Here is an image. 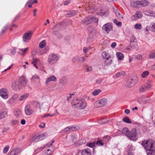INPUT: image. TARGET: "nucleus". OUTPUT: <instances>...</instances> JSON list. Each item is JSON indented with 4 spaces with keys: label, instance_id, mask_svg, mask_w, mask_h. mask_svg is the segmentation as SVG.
<instances>
[{
    "label": "nucleus",
    "instance_id": "obj_38",
    "mask_svg": "<svg viewBox=\"0 0 155 155\" xmlns=\"http://www.w3.org/2000/svg\"><path fill=\"white\" fill-rule=\"evenodd\" d=\"M150 30L152 32H155V23L152 22L150 24Z\"/></svg>",
    "mask_w": 155,
    "mask_h": 155
},
{
    "label": "nucleus",
    "instance_id": "obj_16",
    "mask_svg": "<svg viewBox=\"0 0 155 155\" xmlns=\"http://www.w3.org/2000/svg\"><path fill=\"white\" fill-rule=\"evenodd\" d=\"M21 151V150L19 148H15L9 152L7 155H17Z\"/></svg>",
    "mask_w": 155,
    "mask_h": 155
},
{
    "label": "nucleus",
    "instance_id": "obj_4",
    "mask_svg": "<svg viewBox=\"0 0 155 155\" xmlns=\"http://www.w3.org/2000/svg\"><path fill=\"white\" fill-rule=\"evenodd\" d=\"M98 21V19L95 17L92 16H88L82 20L81 22V23L82 25H87L92 22L97 23Z\"/></svg>",
    "mask_w": 155,
    "mask_h": 155
},
{
    "label": "nucleus",
    "instance_id": "obj_42",
    "mask_svg": "<svg viewBox=\"0 0 155 155\" xmlns=\"http://www.w3.org/2000/svg\"><path fill=\"white\" fill-rule=\"evenodd\" d=\"M123 120L127 123H131V122L128 117H126L124 118L123 119Z\"/></svg>",
    "mask_w": 155,
    "mask_h": 155
},
{
    "label": "nucleus",
    "instance_id": "obj_64",
    "mask_svg": "<svg viewBox=\"0 0 155 155\" xmlns=\"http://www.w3.org/2000/svg\"><path fill=\"white\" fill-rule=\"evenodd\" d=\"M71 2V1L70 0H68L65 1L63 2V4L64 5H67L69 4Z\"/></svg>",
    "mask_w": 155,
    "mask_h": 155
},
{
    "label": "nucleus",
    "instance_id": "obj_30",
    "mask_svg": "<svg viewBox=\"0 0 155 155\" xmlns=\"http://www.w3.org/2000/svg\"><path fill=\"white\" fill-rule=\"evenodd\" d=\"M32 64L35 67L37 68L38 69V68L37 66L36 65V64L37 63H40V61L38 59H36L35 58H33V61H32Z\"/></svg>",
    "mask_w": 155,
    "mask_h": 155
},
{
    "label": "nucleus",
    "instance_id": "obj_51",
    "mask_svg": "<svg viewBox=\"0 0 155 155\" xmlns=\"http://www.w3.org/2000/svg\"><path fill=\"white\" fill-rule=\"evenodd\" d=\"M125 74L124 72H119L116 74V76L118 78L120 77L121 75L124 76Z\"/></svg>",
    "mask_w": 155,
    "mask_h": 155
},
{
    "label": "nucleus",
    "instance_id": "obj_20",
    "mask_svg": "<svg viewBox=\"0 0 155 155\" xmlns=\"http://www.w3.org/2000/svg\"><path fill=\"white\" fill-rule=\"evenodd\" d=\"M28 48L19 49L18 53L22 56H24L28 51Z\"/></svg>",
    "mask_w": 155,
    "mask_h": 155
},
{
    "label": "nucleus",
    "instance_id": "obj_18",
    "mask_svg": "<svg viewBox=\"0 0 155 155\" xmlns=\"http://www.w3.org/2000/svg\"><path fill=\"white\" fill-rule=\"evenodd\" d=\"M18 97V95L17 94H15L12 95V97L8 101V103L12 104L14 103V101L16 100Z\"/></svg>",
    "mask_w": 155,
    "mask_h": 155
},
{
    "label": "nucleus",
    "instance_id": "obj_31",
    "mask_svg": "<svg viewBox=\"0 0 155 155\" xmlns=\"http://www.w3.org/2000/svg\"><path fill=\"white\" fill-rule=\"evenodd\" d=\"M29 141L31 143L36 142L38 141L37 137L35 136H32L29 139Z\"/></svg>",
    "mask_w": 155,
    "mask_h": 155
},
{
    "label": "nucleus",
    "instance_id": "obj_23",
    "mask_svg": "<svg viewBox=\"0 0 155 155\" xmlns=\"http://www.w3.org/2000/svg\"><path fill=\"white\" fill-rule=\"evenodd\" d=\"M81 154V155H91V150L87 148L82 150Z\"/></svg>",
    "mask_w": 155,
    "mask_h": 155
},
{
    "label": "nucleus",
    "instance_id": "obj_25",
    "mask_svg": "<svg viewBox=\"0 0 155 155\" xmlns=\"http://www.w3.org/2000/svg\"><path fill=\"white\" fill-rule=\"evenodd\" d=\"M115 13L117 17L119 19L123 18V14L120 10H116L115 12Z\"/></svg>",
    "mask_w": 155,
    "mask_h": 155
},
{
    "label": "nucleus",
    "instance_id": "obj_63",
    "mask_svg": "<svg viewBox=\"0 0 155 155\" xmlns=\"http://www.w3.org/2000/svg\"><path fill=\"white\" fill-rule=\"evenodd\" d=\"M142 58V56L141 54H138L135 56V59L137 60H140Z\"/></svg>",
    "mask_w": 155,
    "mask_h": 155
},
{
    "label": "nucleus",
    "instance_id": "obj_15",
    "mask_svg": "<svg viewBox=\"0 0 155 155\" xmlns=\"http://www.w3.org/2000/svg\"><path fill=\"white\" fill-rule=\"evenodd\" d=\"M142 16V14L140 11H137L135 13V15H133L131 18L133 20H136L139 18H141Z\"/></svg>",
    "mask_w": 155,
    "mask_h": 155
},
{
    "label": "nucleus",
    "instance_id": "obj_22",
    "mask_svg": "<svg viewBox=\"0 0 155 155\" xmlns=\"http://www.w3.org/2000/svg\"><path fill=\"white\" fill-rule=\"evenodd\" d=\"M57 80V78L54 76L51 75L47 78L45 84L48 85L49 84L50 81H56Z\"/></svg>",
    "mask_w": 155,
    "mask_h": 155
},
{
    "label": "nucleus",
    "instance_id": "obj_45",
    "mask_svg": "<svg viewBox=\"0 0 155 155\" xmlns=\"http://www.w3.org/2000/svg\"><path fill=\"white\" fill-rule=\"evenodd\" d=\"M112 61L110 59V58L108 59H106L105 63L106 64L108 65H110L112 63Z\"/></svg>",
    "mask_w": 155,
    "mask_h": 155
},
{
    "label": "nucleus",
    "instance_id": "obj_55",
    "mask_svg": "<svg viewBox=\"0 0 155 155\" xmlns=\"http://www.w3.org/2000/svg\"><path fill=\"white\" fill-rule=\"evenodd\" d=\"M79 57L78 56H75L72 59V61L74 62L75 63L78 61Z\"/></svg>",
    "mask_w": 155,
    "mask_h": 155
},
{
    "label": "nucleus",
    "instance_id": "obj_49",
    "mask_svg": "<svg viewBox=\"0 0 155 155\" xmlns=\"http://www.w3.org/2000/svg\"><path fill=\"white\" fill-rule=\"evenodd\" d=\"M21 111L20 110H16L15 112V115L16 117H18L21 114Z\"/></svg>",
    "mask_w": 155,
    "mask_h": 155
},
{
    "label": "nucleus",
    "instance_id": "obj_39",
    "mask_svg": "<svg viewBox=\"0 0 155 155\" xmlns=\"http://www.w3.org/2000/svg\"><path fill=\"white\" fill-rule=\"evenodd\" d=\"M76 14L74 10H71L69 12L67 16L70 17L71 16H73L74 15Z\"/></svg>",
    "mask_w": 155,
    "mask_h": 155
},
{
    "label": "nucleus",
    "instance_id": "obj_36",
    "mask_svg": "<svg viewBox=\"0 0 155 155\" xmlns=\"http://www.w3.org/2000/svg\"><path fill=\"white\" fill-rule=\"evenodd\" d=\"M86 145L88 147L91 148H93L95 147V141L93 143H86Z\"/></svg>",
    "mask_w": 155,
    "mask_h": 155
},
{
    "label": "nucleus",
    "instance_id": "obj_5",
    "mask_svg": "<svg viewBox=\"0 0 155 155\" xmlns=\"http://www.w3.org/2000/svg\"><path fill=\"white\" fill-rule=\"evenodd\" d=\"M59 58V57L56 54H50L48 56V65L51 66L54 64Z\"/></svg>",
    "mask_w": 155,
    "mask_h": 155
},
{
    "label": "nucleus",
    "instance_id": "obj_59",
    "mask_svg": "<svg viewBox=\"0 0 155 155\" xmlns=\"http://www.w3.org/2000/svg\"><path fill=\"white\" fill-rule=\"evenodd\" d=\"M85 58L84 57H81L79 58L78 61L81 63L83 62L85 60Z\"/></svg>",
    "mask_w": 155,
    "mask_h": 155
},
{
    "label": "nucleus",
    "instance_id": "obj_53",
    "mask_svg": "<svg viewBox=\"0 0 155 155\" xmlns=\"http://www.w3.org/2000/svg\"><path fill=\"white\" fill-rule=\"evenodd\" d=\"M53 34L57 36L58 38H61V35L57 31H54L53 32Z\"/></svg>",
    "mask_w": 155,
    "mask_h": 155
},
{
    "label": "nucleus",
    "instance_id": "obj_26",
    "mask_svg": "<svg viewBox=\"0 0 155 155\" xmlns=\"http://www.w3.org/2000/svg\"><path fill=\"white\" fill-rule=\"evenodd\" d=\"M99 12H97L98 15L101 16L104 15L105 16H107L108 14V12L106 10H99Z\"/></svg>",
    "mask_w": 155,
    "mask_h": 155
},
{
    "label": "nucleus",
    "instance_id": "obj_24",
    "mask_svg": "<svg viewBox=\"0 0 155 155\" xmlns=\"http://www.w3.org/2000/svg\"><path fill=\"white\" fill-rule=\"evenodd\" d=\"M140 2V8L147 6L149 4V2L147 0H143Z\"/></svg>",
    "mask_w": 155,
    "mask_h": 155
},
{
    "label": "nucleus",
    "instance_id": "obj_60",
    "mask_svg": "<svg viewBox=\"0 0 155 155\" xmlns=\"http://www.w3.org/2000/svg\"><path fill=\"white\" fill-rule=\"evenodd\" d=\"M91 49L90 47H88V48H86V47H84L83 49V51H84V54H85L90 49Z\"/></svg>",
    "mask_w": 155,
    "mask_h": 155
},
{
    "label": "nucleus",
    "instance_id": "obj_40",
    "mask_svg": "<svg viewBox=\"0 0 155 155\" xmlns=\"http://www.w3.org/2000/svg\"><path fill=\"white\" fill-rule=\"evenodd\" d=\"M101 92L100 89H97L94 90L92 92V94L94 96H96L99 94Z\"/></svg>",
    "mask_w": 155,
    "mask_h": 155
},
{
    "label": "nucleus",
    "instance_id": "obj_29",
    "mask_svg": "<svg viewBox=\"0 0 155 155\" xmlns=\"http://www.w3.org/2000/svg\"><path fill=\"white\" fill-rule=\"evenodd\" d=\"M102 56L103 58L105 59H108L110 58V56L108 53H107L106 52L104 51L102 53Z\"/></svg>",
    "mask_w": 155,
    "mask_h": 155
},
{
    "label": "nucleus",
    "instance_id": "obj_13",
    "mask_svg": "<svg viewBox=\"0 0 155 155\" xmlns=\"http://www.w3.org/2000/svg\"><path fill=\"white\" fill-rule=\"evenodd\" d=\"M54 141L53 140L51 141V142L48 143L47 144H45L43 146L38 148L36 150L37 152H39L41 150L44 149L45 147H46L47 148H50L51 147L52 143H54Z\"/></svg>",
    "mask_w": 155,
    "mask_h": 155
},
{
    "label": "nucleus",
    "instance_id": "obj_1",
    "mask_svg": "<svg viewBox=\"0 0 155 155\" xmlns=\"http://www.w3.org/2000/svg\"><path fill=\"white\" fill-rule=\"evenodd\" d=\"M142 144L146 152L147 155H154V153L155 151V142L153 140H148L145 142H143Z\"/></svg>",
    "mask_w": 155,
    "mask_h": 155
},
{
    "label": "nucleus",
    "instance_id": "obj_44",
    "mask_svg": "<svg viewBox=\"0 0 155 155\" xmlns=\"http://www.w3.org/2000/svg\"><path fill=\"white\" fill-rule=\"evenodd\" d=\"M134 27L136 29L140 30L142 28V26L140 24L137 23L135 25Z\"/></svg>",
    "mask_w": 155,
    "mask_h": 155
},
{
    "label": "nucleus",
    "instance_id": "obj_21",
    "mask_svg": "<svg viewBox=\"0 0 155 155\" xmlns=\"http://www.w3.org/2000/svg\"><path fill=\"white\" fill-rule=\"evenodd\" d=\"M143 13L146 15L155 17V12L152 10H144Z\"/></svg>",
    "mask_w": 155,
    "mask_h": 155
},
{
    "label": "nucleus",
    "instance_id": "obj_9",
    "mask_svg": "<svg viewBox=\"0 0 155 155\" xmlns=\"http://www.w3.org/2000/svg\"><path fill=\"white\" fill-rule=\"evenodd\" d=\"M107 102V100L106 98H102L98 101L96 102L94 104V106L97 107H101L105 105Z\"/></svg>",
    "mask_w": 155,
    "mask_h": 155
},
{
    "label": "nucleus",
    "instance_id": "obj_7",
    "mask_svg": "<svg viewBox=\"0 0 155 155\" xmlns=\"http://www.w3.org/2000/svg\"><path fill=\"white\" fill-rule=\"evenodd\" d=\"M113 27L112 23L111 22H108L105 24L103 26L102 29L103 31L108 34L110 31L112 30Z\"/></svg>",
    "mask_w": 155,
    "mask_h": 155
},
{
    "label": "nucleus",
    "instance_id": "obj_12",
    "mask_svg": "<svg viewBox=\"0 0 155 155\" xmlns=\"http://www.w3.org/2000/svg\"><path fill=\"white\" fill-rule=\"evenodd\" d=\"M88 29L90 32V36H93V38H95L96 36H97L98 34V32L96 29L92 28L91 27L89 26Z\"/></svg>",
    "mask_w": 155,
    "mask_h": 155
},
{
    "label": "nucleus",
    "instance_id": "obj_58",
    "mask_svg": "<svg viewBox=\"0 0 155 155\" xmlns=\"http://www.w3.org/2000/svg\"><path fill=\"white\" fill-rule=\"evenodd\" d=\"M149 57L150 59H152L155 58V52L150 53L149 55Z\"/></svg>",
    "mask_w": 155,
    "mask_h": 155
},
{
    "label": "nucleus",
    "instance_id": "obj_2",
    "mask_svg": "<svg viewBox=\"0 0 155 155\" xmlns=\"http://www.w3.org/2000/svg\"><path fill=\"white\" fill-rule=\"evenodd\" d=\"M122 132L130 140L134 141L137 139V130L135 128H133L130 131L128 128L125 127L122 130Z\"/></svg>",
    "mask_w": 155,
    "mask_h": 155
},
{
    "label": "nucleus",
    "instance_id": "obj_41",
    "mask_svg": "<svg viewBox=\"0 0 155 155\" xmlns=\"http://www.w3.org/2000/svg\"><path fill=\"white\" fill-rule=\"evenodd\" d=\"M46 43L45 40L42 41L39 43V46L41 48H42L44 47L46 45Z\"/></svg>",
    "mask_w": 155,
    "mask_h": 155
},
{
    "label": "nucleus",
    "instance_id": "obj_43",
    "mask_svg": "<svg viewBox=\"0 0 155 155\" xmlns=\"http://www.w3.org/2000/svg\"><path fill=\"white\" fill-rule=\"evenodd\" d=\"M113 22L117 26H121L122 25V23L120 21H118L116 19H114Z\"/></svg>",
    "mask_w": 155,
    "mask_h": 155
},
{
    "label": "nucleus",
    "instance_id": "obj_14",
    "mask_svg": "<svg viewBox=\"0 0 155 155\" xmlns=\"http://www.w3.org/2000/svg\"><path fill=\"white\" fill-rule=\"evenodd\" d=\"M19 81L20 85L23 87L25 86L27 84V79L25 77L23 76H21L20 78Z\"/></svg>",
    "mask_w": 155,
    "mask_h": 155
},
{
    "label": "nucleus",
    "instance_id": "obj_46",
    "mask_svg": "<svg viewBox=\"0 0 155 155\" xmlns=\"http://www.w3.org/2000/svg\"><path fill=\"white\" fill-rule=\"evenodd\" d=\"M107 120H105L104 119H101V120H99L98 121V122L100 124H106L107 122Z\"/></svg>",
    "mask_w": 155,
    "mask_h": 155
},
{
    "label": "nucleus",
    "instance_id": "obj_19",
    "mask_svg": "<svg viewBox=\"0 0 155 155\" xmlns=\"http://www.w3.org/2000/svg\"><path fill=\"white\" fill-rule=\"evenodd\" d=\"M21 86L19 82H14L12 84V88L14 90L18 91L21 88Z\"/></svg>",
    "mask_w": 155,
    "mask_h": 155
},
{
    "label": "nucleus",
    "instance_id": "obj_61",
    "mask_svg": "<svg viewBox=\"0 0 155 155\" xmlns=\"http://www.w3.org/2000/svg\"><path fill=\"white\" fill-rule=\"evenodd\" d=\"M85 69L87 72H89L91 71L92 68L91 66H87L85 67Z\"/></svg>",
    "mask_w": 155,
    "mask_h": 155
},
{
    "label": "nucleus",
    "instance_id": "obj_56",
    "mask_svg": "<svg viewBox=\"0 0 155 155\" xmlns=\"http://www.w3.org/2000/svg\"><path fill=\"white\" fill-rule=\"evenodd\" d=\"M64 132H66L69 131H71V127H68L65 128L63 130Z\"/></svg>",
    "mask_w": 155,
    "mask_h": 155
},
{
    "label": "nucleus",
    "instance_id": "obj_37",
    "mask_svg": "<svg viewBox=\"0 0 155 155\" xmlns=\"http://www.w3.org/2000/svg\"><path fill=\"white\" fill-rule=\"evenodd\" d=\"M7 114V112L6 111H2L0 113V119H2L5 117V115Z\"/></svg>",
    "mask_w": 155,
    "mask_h": 155
},
{
    "label": "nucleus",
    "instance_id": "obj_27",
    "mask_svg": "<svg viewBox=\"0 0 155 155\" xmlns=\"http://www.w3.org/2000/svg\"><path fill=\"white\" fill-rule=\"evenodd\" d=\"M153 86V82L152 81L149 80L147 81V85L145 86L146 89L147 90H149L150 89V88Z\"/></svg>",
    "mask_w": 155,
    "mask_h": 155
},
{
    "label": "nucleus",
    "instance_id": "obj_52",
    "mask_svg": "<svg viewBox=\"0 0 155 155\" xmlns=\"http://www.w3.org/2000/svg\"><path fill=\"white\" fill-rule=\"evenodd\" d=\"M136 40V38L134 35H132L130 38V42H134Z\"/></svg>",
    "mask_w": 155,
    "mask_h": 155
},
{
    "label": "nucleus",
    "instance_id": "obj_33",
    "mask_svg": "<svg viewBox=\"0 0 155 155\" xmlns=\"http://www.w3.org/2000/svg\"><path fill=\"white\" fill-rule=\"evenodd\" d=\"M116 55L119 60L123 59L124 58V55L123 54L120 52H117Z\"/></svg>",
    "mask_w": 155,
    "mask_h": 155
},
{
    "label": "nucleus",
    "instance_id": "obj_28",
    "mask_svg": "<svg viewBox=\"0 0 155 155\" xmlns=\"http://www.w3.org/2000/svg\"><path fill=\"white\" fill-rule=\"evenodd\" d=\"M47 136V134L45 133H44L37 136V137L38 140V141H40L45 139Z\"/></svg>",
    "mask_w": 155,
    "mask_h": 155
},
{
    "label": "nucleus",
    "instance_id": "obj_62",
    "mask_svg": "<svg viewBox=\"0 0 155 155\" xmlns=\"http://www.w3.org/2000/svg\"><path fill=\"white\" fill-rule=\"evenodd\" d=\"M36 79H39V77L38 75H34L32 77V78H31V80L32 81H34Z\"/></svg>",
    "mask_w": 155,
    "mask_h": 155
},
{
    "label": "nucleus",
    "instance_id": "obj_57",
    "mask_svg": "<svg viewBox=\"0 0 155 155\" xmlns=\"http://www.w3.org/2000/svg\"><path fill=\"white\" fill-rule=\"evenodd\" d=\"M9 148V146H6L4 149L3 153H6L8 151Z\"/></svg>",
    "mask_w": 155,
    "mask_h": 155
},
{
    "label": "nucleus",
    "instance_id": "obj_10",
    "mask_svg": "<svg viewBox=\"0 0 155 155\" xmlns=\"http://www.w3.org/2000/svg\"><path fill=\"white\" fill-rule=\"evenodd\" d=\"M0 96L3 99H6L8 97V90L5 89H2L0 90Z\"/></svg>",
    "mask_w": 155,
    "mask_h": 155
},
{
    "label": "nucleus",
    "instance_id": "obj_34",
    "mask_svg": "<svg viewBox=\"0 0 155 155\" xmlns=\"http://www.w3.org/2000/svg\"><path fill=\"white\" fill-rule=\"evenodd\" d=\"M49 107V104L48 102H45L43 103L41 106H39V108L41 109L43 108L44 109L48 108Z\"/></svg>",
    "mask_w": 155,
    "mask_h": 155
},
{
    "label": "nucleus",
    "instance_id": "obj_50",
    "mask_svg": "<svg viewBox=\"0 0 155 155\" xmlns=\"http://www.w3.org/2000/svg\"><path fill=\"white\" fill-rule=\"evenodd\" d=\"M139 91L141 92H144L147 90L146 89V87L145 86H142L140 88Z\"/></svg>",
    "mask_w": 155,
    "mask_h": 155
},
{
    "label": "nucleus",
    "instance_id": "obj_11",
    "mask_svg": "<svg viewBox=\"0 0 155 155\" xmlns=\"http://www.w3.org/2000/svg\"><path fill=\"white\" fill-rule=\"evenodd\" d=\"M25 112L26 115H30L34 113V110L31 108L30 105L28 104L25 106Z\"/></svg>",
    "mask_w": 155,
    "mask_h": 155
},
{
    "label": "nucleus",
    "instance_id": "obj_54",
    "mask_svg": "<svg viewBox=\"0 0 155 155\" xmlns=\"http://www.w3.org/2000/svg\"><path fill=\"white\" fill-rule=\"evenodd\" d=\"M38 1L37 0H29L27 2H28V4H33L34 3H37Z\"/></svg>",
    "mask_w": 155,
    "mask_h": 155
},
{
    "label": "nucleus",
    "instance_id": "obj_32",
    "mask_svg": "<svg viewBox=\"0 0 155 155\" xmlns=\"http://www.w3.org/2000/svg\"><path fill=\"white\" fill-rule=\"evenodd\" d=\"M29 96L28 94H23L19 98V101H24Z\"/></svg>",
    "mask_w": 155,
    "mask_h": 155
},
{
    "label": "nucleus",
    "instance_id": "obj_35",
    "mask_svg": "<svg viewBox=\"0 0 155 155\" xmlns=\"http://www.w3.org/2000/svg\"><path fill=\"white\" fill-rule=\"evenodd\" d=\"M149 74V72L147 71H143L141 74L142 78H144L147 77Z\"/></svg>",
    "mask_w": 155,
    "mask_h": 155
},
{
    "label": "nucleus",
    "instance_id": "obj_8",
    "mask_svg": "<svg viewBox=\"0 0 155 155\" xmlns=\"http://www.w3.org/2000/svg\"><path fill=\"white\" fill-rule=\"evenodd\" d=\"M33 32L32 31L27 32L23 35V41L25 43H27L31 39Z\"/></svg>",
    "mask_w": 155,
    "mask_h": 155
},
{
    "label": "nucleus",
    "instance_id": "obj_47",
    "mask_svg": "<svg viewBox=\"0 0 155 155\" xmlns=\"http://www.w3.org/2000/svg\"><path fill=\"white\" fill-rule=\"evenodd\" d=\"M96 145L98 146H102L103 145V143L102 142L101 140H97L96 142L95 141V145Z\"/></svg>",
    "mask_w": 155,
    "mask_h": 155
},
{
    "label": "nucleus",
    "instance_id": "obj_3",
    "mask_svg": "<svg viewBox=\"0 0 155 155\" xmlns=\"http://www.w3.org/2000/svg\"><path fill=\"white\" fill-rule=\"evenodd\" d=\"M71 103L74 108H77L80 109H84L86 106V102L83 100L74 99L72 101Z\"/></svg>",
    "mask_w": 155,
    "mask_h": 155
},
{
    "label": "nucleus",
    "instance_id": "obj_6",
    "mask_svg": "<svg viewBox=\"0 0 155 155\" xmlns=\"http://www.w3.org/2000/svg\"><path fill=\"white\" fill-rule=\"evenodd\" d=\"M139 79L137 76L133 77L129 79L127 82V86L128 87H131L134 86L137 83Z\"/></svg>",
    "mask_w": 155,
    "mask_h": 155
},
{
    "label": "nucleus",
    "instance_id": "obj_17",
    "mask_svg": "<svg viewBox=\"0 0 155 155\" xmlns=\"http://www.w3.org/2000/svg\"><path fill=\"white\" fill-rule=\"evenodd\" d=\"M131 6L134 8H140V1L133 0L130 3Z\"/></svg>",
    "mask_w": 155,
    "mask_h": 155
},
{
    "label": "nucleus",
    "instance_id": "obj_48",
    "mask_svg": "<svg viewBox=\"0 0 155 155\" xmlns=\"http://www.w3.org/2000/svg\"><path fill=\"white\" fill-rule=\"evenodd\" d=\"M71 131H75L79 130V127L78 126L71 127Z\"/></svg>",
    "mask_w": 155,
    "mask_h": 155
}]
</instances>
